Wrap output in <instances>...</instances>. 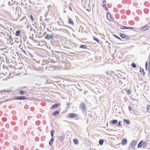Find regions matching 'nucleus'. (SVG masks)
<instances>
[{"instance_id":"nucleus-10","label":"nucleus","mask_w":150,"mask_h":150,"mask_svg":"<svg viewBox=\"0 0 150 150\" xmlns=\"http://www.w3.org/2000/svg\"><path fill=\"white\" fill-rule=\"evenodd\" d=\"M125 90L127 95H129L131 94V91L130 89H126Z\"/></svg>"},{"instance_id":"nucleus-48","label":"nucleus","mask_w":150,"mask_h":150,"mask_svg":"<svg viewBox=\"0 0 150 150\" xmlns=\"http://www.w3.org/2000/svg\"><path fill=\"white\" fill-rule=\"evenodd\" d=\"M149 74L150 77V71H149Z\"/></svg>"},{"instance_id":"nucleus-36","label":"nucleus","mask_w":150,"mask_h":150,"mask_svg":"<svg viewBox=\"0 0 150 150\" xmlns=\"http://www.w3.org/2000/svg\"><path fill=\"white\" fill-rule=\"evenodd\" d=\"M11 35H10V36L9 37V38H8V39L9 40H11L13 39V38H12L11 37Z\"/></svg>"},{"instance_id":"nucleus-39","label":"nucleus","mask_w":150,"mask_h":150,"mask_svg":"<svg viewBox=\"0 0 150 150\" xmlns=\"http://www.w3.org/2000/svg\"><path fill=\"white\" fill-rule=\"evenodd\" d=\"M126 26H122L121 27V29H125L126 28Z\"/></svg>"},{"instance_id":"nucleus-49","label":"nucleus","mask_w":150,"mask_h":150,"mask_svg":"<svg viewBox=\"0 0 150 150\" xmlns=\"http://www.w3.org/2000/svg\"><path fill=\"white\" fill-rule=\"evenodd\" d=\"M29 1L30 2V3H32L30 1V0H29Z\"/></svg>"},{"instance_id":"nucleus-12","label":"nucleus","mask_w":150,"mask_h":150,"mask_svg":"<svg viewBox=\"0 0 150 150\" xmlns=\"http://www.w3.org/2000/svg\"><path fill=\"white\" fill-rule=\"evenodd\" d=\"M140 71L142 73L141 74L143 75H144L145 73L144 71V70L142 68L140 67Z\"/></svg>"},{"instance_id":"nucleus-30","label":"nucleus","mask_w":150,"mask_h":150,"mask_svg":"<svg viewBox=\"0 0 150 150\" xmlns=\"http://www.w3.org/2000/svg\"><path fill=\"white\" fill-rule=\"evenodd\" d=\"M25 93V92L22 90H21L20 91V93L21 95H24Z\"/></svg>"},{"instance_id":"nucleus-32","label":"nucleus","mask_w":150,"mask_h":150,"mask_svg":"<svg viewBox=\"0 0 150 150\" xmlns=\"http://www.w3.org/2000/svg\"><path fill=\"white\" fill-rule=\"evenodd\" d=\"M113 35L115 38H117L120 40H121V39L119 37L117 36V35Z\"/></svg>"},{"instance_id":"nucleus-35","label":"nucleus","mask_w":150,"mask_h":150,"mask_svg":"<svg viewBox=\"0 0 150 150\" xmlns=\"http://www.w3.org/2000/svg\"><path fill=\"white\" fill-rule=\"evenodd\" d=\"M21 49L22 50L23 52L26 54H27V52L26 51L24 50H23V48H22Z\"/></svg>"},{"instance_id":"nucleus-1","label":"nucleus","mask_w":150,"mask_h":150,"mask_svg":"<svg viewBox=\"0 0 150 150\" xmlns=\"http://www.w3.org/2000/svg\"><path fill=\"white\" fill-rule=\"evenodd\" d=\"M79 108L82 110V113H84L86 109L85 104L83 102H81L79 105Z\"/></svg>"},{"instance_id":"nucleus-16","label":"nucleus","mask_w":150,"mask_h":150,"mask_svg":"<svg viewBox=\"0 0 150 150\" xmlns=\"http://www.w3.org/2000/svg\"><path fill=\"white\" fill-rule=\"evenodd\" d=\"M123 121L125 123H126L128 125H129L130 123V121L129 120L125 119Z\"/></svg>"},{"instance_id":"nucleus-7","label":"nucleus","mask_w":150,"mask_h":150,"mask_svg":"<svg viewBox=\"0 0 150 150\" xmlns=\"http://www.w3.org/2000/svg\"><path fill=\"white\" fill-rule=\"evenodd\" d=\"M144 144L143 140H142L139 142L137 145V147L139 148L142 146Z\"/></svg>"},{"instance_id":"nucleus-47","label":"nucleus","mask_w":150,"mask_h":150,"mask_svg":"<svg viewBox=\"0 0 150 150\" xmlns=\"http://www.w3.org/2000/svg\"><path fill=\"white\" fill-rule=\"evenodd\" d=\"M147 107H149V108L150 107V105H148L147 106Z\"/></svg>"},{"instance_id":"nucleus-29","label":"nucleus","mask_w":150,"mask_h":150,"mask_svg":"<svg viewBox=\"0 0 150 150\" xmlns=\"http://www.w3.org/2000/svg\"><path fill=\"white\" fill-rule=\"evenodd\" d=\"M126 28L125 29H132L133 30L134 29V28L133 27H128L126 26Z\"/></svg>"},{"instance_id":"nucleus-53","label":"nucleus","mask_w":150,"mask_h":150,"mask_svg":"<svg viewBox=\"0 0 150 150\" xmlns=\"http://www.w3.org/2000/svg\"><path fill=\"white\" fill-rule=\"evenodd\" d=\"M10 4V2H8V4Z\"/></svg>"},{"instance_id":"nucleus-11","label":"nucleus","mask_w":150,"mask_h":150,"mask_svg":"<svg viewBox=\"0 0 150 150\" xmlns=\"http://www.w3.org/2000/svg\"><path fill=\"white\" fill-rule=\"evenodd\" d=\"M60 112V110L56 111L53 113L52 115L54 116H56L57 114H59Z\"/></svg>"},{"instance_id":"nucleus-6","label":"nucleus","mask_w":150,"mask_h":150,"mask_svg":"<svg viewBox=\"0 0 150 150\" xmlns=\"http://www.w3.org/2000/svg\"><path fill=\"white\" fill-rule=\"evenodd\" d=\"M69 115L71 118H76L78 117V116L77 114L73 113H70Z\"/></svg>"},{"instance_id":"nucleus-23","label":"nucleus","mask_w":150,"mask_h":150,"mask_svg":"<svg viewBox=\"0 0 150 150\" xmlns=\"http://www.w3.org/2000/svg\"><path fill=\"white\" fill-rule=\"evenodd\" d=\"M110 75H112L115 76H117L118 78L119 77V76H118L116 74H115V72H112L110 73Z\"/></svg>"},{"instance_id":"nucleus-18","label":"nucleus","mask_w":150,"mask_h":150,"mask_svg":"<svg viewBox=\"0 0 150 150\" xmlns=\"http://www.w3.org/2000/svg\"><path fill=\"white\" fill-rule=\"evenodd\" d=\"M79 47H80V48H83V49H86L87 48V47L86 46V45H80Z\"/></svg>"},{"instance_id":"nucleus-4","label":"nucleus","mask_w":150,"mask_h":150,"mask_svg":"<svg viewBox=\"0 0 150 150\" xmlns=\"http://www.w3.org/2000/svg\"><path fill=\"white\" fill-rule=\"evenodd\" d=\"M137 141L136 140H133L132 141L131 143L130 144V146L132 147H133L135 146L137 144Z\"/></svg>"},{"instance_id":"nucleus-5","label":"nucleus","mask_w":150,"mask_h":150,"mask_svg":"<svg viewBox=\"0 0 150 150\" xmlns=\"http://www.w3.org/2000/svg\"><path fill=\"white\" fill-rule=\"evenodd\" d=\"M107 18L108 20L110 21H112L113 20V18L112 17L111 14L109 13V12H107Z\"/></svg>"},{"instance_id":"nucleus-40","label":"nucleus","mask_w":150,"mask_h":150,"mask_svg":"<svg viewBox=\"0 0 150 150\" xmlns=\"http://www.w3.org/2000/svg\"><path fill=\"white\" fill-rule=\"evenodd\" d=\"M128 110L129 111H131L132 110V108L130 105L128 107Z\"/></svg>"},{"instance_id":"nucleus-27","label":"nucleus","mask_w":150,"mask_h":150,"mask_svg":"<svg viewBox=\"0 0 150 150\" xmlns=\"http://www.w3.org/2000/svg\"><path fill=\"white\" fill-rule=\"evenodd\" d=\"M130 36H129V35H128V36L126 35H125L124 39H126V40H129L130 39V38H129Z\"/></svg>"},{"instance_id":"nucleus-3","label":"nucleus","mask_w":150,"mask_h":150,"mask_svg":"<svg viewBox=\"0 0 150 150\" xmlns=\"http://www.w3.org/2000/svg\"><path fill=\"white\" fill-rule=\"evenodd\" d=\"M60 105V104L58 103H56L53 105L51 107V109L56 108H57L59 107Z\"/></svg>"},{"instance_id":"nucleus-20","label":"nucleus","mask_w":150,"mask_h":150,"mask_svg":"<svg viewBox=\"0 0 150 150\" xmlns=\"http://www.w3.org/2000/svg\"><path fill=\"white\" fill-rule=\"evenodd\" d=\"M106 1L105 0H104L103 1L102 6L103 7L106 6Z\"/></svg>"},{"instance_id":"nucleus-21","label":"nucleus","mask_w":150,"mask_h":150,"mask_svg":"<svg viewBox=\"0 0 150 150\" xmlns=\"http://www.w3.org/2000/svg\"><path fill=\"white\" fill-rule=\"evenodd\" d=\"M104 142V140L102 139H100L99 140V143L100 145H103Z\"/></svg>"},{"instance_id":"nucleus-22","label":"nucleus","mask_w":150,"mask_h":150,"mask_svg":"<svg viewBox=\"0 0 150 150\" xmlns=\"http://www.w3.org/2000/svg\"><path fill=\"white\" fill-rule=\"evenodd\" d=\"M148 26L147 25L144 27H143L142 28V29H143L144 31H146L148 29Z\"/></svg>"},{"instance_id":"nucleus-8","label":"nucleus","mask_w":150,"mask_h":150,"mask_svg":"<svg viewBox=\"0 0 150 150\" xmlns=\"http://www.w3.org/2000/svg\"><path fill=\"white\" fill-rule=\"evenodd\" d=\"M68 23L72 25H74V22L70 18H69Z\"/></svg>"},{"instance_id":"nucleus-37","label":"nucleus","mask_w":150,"mask_h":150,"mask_svg":"<svg viewBox=\"0 0 150 150\" xmlns=\"http://www.w3.org/2000/svg\"><path fill=\"white\" fill-rule=\"evenodd\" d=\"M53 38H54V37L52 35H50L49 36V40L50 39H53Z\"/></svg>"},{"instance_id":"nucleus-51","label":"nucleus","mask_w":150,"mask_h":150,"mask_svg":"<svg viewBox=\"0 0 150 150\" xmlns=\"http://www.w3.org/2000/svg\"><path fill=\"white\" fill-rule=\"evenodd\" d=\"M149 64L150 65V61L149 62Z\"/></svg>"},{"instance_id":"nucleus-2","label":"nucleus","mask_w":150,"mask_h":150,"mask_svg":"<svg viewBox=\"0 0 150 150\" xmlns=\"http://www.w3.org/2000/svg\"><path fill=\"white\" fill-rule=\"evenodd\" d=\"M14 98L16 100H26L27 98L25 96H15Z\"/></svg>"},{"instance_id":"nucleus-19","label":"nucleus","mask_w":150,"mask_h":150,"mask_svg":"<svg viewBox=\"0 0 150 150\" xmlns=\"http://www.w3.org/2000/svg\"><path fill=\"white\" fill-rule=\"evenodd\" d=\"M117 122V120H112L111 122V123L112 124H116Z\"/></svg>"},{"instance_id":"nucleus-43","label":"nucleus","mask_w":150,"mask_h":150,"mask_svg":"<svg viewBox=\"0 0 150 150\" xmlns=\"http://www.w3.org/2000/svg\"><path fill=\"white\" fill-rule=\"evenodd\" d=\"M148 71H150V65L149 64Z\"/></svg>"},{"instance_id":"nucleus-9","label":"nucleus","mask_w":150,"mask_h":150,"mask_svg":"<svg viewBox=\"0 0 150 150\" xmlns=\"http://www.w3.org/2000/svg\"><path fill=\"white\" fill-rule=\"evenodd\" d=\"M58 138L59 141H62L64 140L65 137L63 136H58Z\"/></svg>"},{"instance_id":"nucleus-44","label":"nucleus","mask_w":150,"mask_h":150,"mask_svg":"<svg viewBox=\"0 0 150 150\" xmlns=\"http://www.w3.org/2000/svg\"><path fill=\"white\" fill-rule=\"evenodd\" d=\"M5 91H6L5 90H1V91H0V93L3 92H5Z\"/></svg>"},{"instance_id":"nucleus-14","label":"nucleus","mask_w":150,"mask_h":150,"mask_svg":"<svg viewBox=\"0 0 150 150\" xmlns=\"http://www.w3.org/2000/svg\"><path fill=\"white\" fill-rule=\"evenodd\" d=\"M54 139L52 137L51 139V140H50L49 142V144L50 145H52L54 141Z\"/></svg>"},{"instance_id":"nucleus-56","label":"nucleus","mask_w":150,"mask_h":150,"mask_svg":"<svg viewBox=\"0 0 150 150\" xmlns=\"http://www.w3.org/2000/svg\"><path fill=\"white\" fill-rule=\"evenodd\" d=\"M124 79H126V78H124Z\"/></svg>"},{"instance_id":"nucleus-50","label":"nucleus","mask_w":150,"mask_h":150,"mask_svg":"<svg viewBox=\"0 0 150 150\" xmlns=\"http://www.w3.org/2000/svg\"><path fill=\"white\" fill-rule=\"evenodd\" d=\"M13 148H15V149H16V146H15V147H13Z\"/></svg>"},{"instance_id":"nucleus-33","label":"nucleus","mask_w":150,"mask_h":150,"mask_svg":"<svg viewBox=\"0 0 150 150\" xmlns=\"http://www.w3.org/2000/svg\"><path fill=\"white\" fill-rule=\"evenodd\" d=\"M49 35L48 34H47L45 37V39H48L49 40Z\"/></svg>"},{"instance_id":"nucleus-25","label":"nucleus","mask_w":150,"mask_h":150,"mask_svg":"<svg viewBox=\"0 0 150 150\" xmlns=\"http://www.w3.org/2000/svg\"><path fill=\"white\" fill-rule=\"evenodd\" d=\"M120 35L122 38L124 39L125 36V34L123 33H120Z\"/></svg>"},{"instance_id":"nucleus-42","label":"nucleus","mask_w":150,"mask_h":150,"mask_svg":"<svg viewBox=\"0 0 150 150\" xmlns=\"http://www.w3.org/2000/svg\"><path fill=\"white\" fill-rule=\"evenodd\" d=\"M69 8L70 10L71 11H73L72 10V9L71 7L70 6H69Z\"/></svg>"},{"instance_id":"nucleus-17","label":"nucleus","mask_w":150,"mask_h":150,"mask_svg":"<svg viewBox=\"0 0 150 150\" xmlns=\"http://www.w3.org/2000/svg\"><path fill=\"white\" fill-rule=\"evenodd\" d=\"M73 142H74V144H79V143H78V142H79L78 140L77 139H73Z\"/></svg>"},{"instance_id":"nucleus-38","label":"nucleus","mask_w":150,"mask_h":150,"mask_svg":"<svg viewBox=\"0 0 150 150\" xmlns=\"http://www.w3.org/2000/svg\"><path fill=\"white\" fill-rule=\"evenodd\" d=\"M148 67V63L147 62H146L145 63V68L146 70L147 69Z\"/></svg>"},{"instance_id":"nucleus-52","label":"nucleus","mask_w":150,"mask_h":150,"mask_svg":"<svg viewBox=\"0 0 150 150\" xmlns=\"http://www.w3.org/2000/svg\"><path fill=\"white\" fill-rule=\"evenodd\" d=\"M9 36H10V35H7V36H8V37H9Z\"/></svg>"},{"instance_id":"nucleus-46","label":"nucleus","mask_w":150,"mask_h":150,"mask_svg":"<svg viewBox=\"0 0 150 150\" xmlns=\"http://www.w3.org/2000/svg\"><path fill=\"white\" fill-rule=\"evenodd\" d=\"M64 13H66V12H67V11L65 10V9H64Z\"/></svg>"},{"instance_id":"nucleus-31","label":"nucleus","mask_w":150,"mask_h":150,"mask_svg":"<svg viewBox=\"0 0 150 150\" xmlns=\"http://www.w3.org/2000/svg\"><path fill=\"white\" fill-rule=\"evenodd\" d=\"M51 136L52 137L54 136V130H52L51 131Z\"/></svg>"},{"instance_id":"nucleus-24","label":"nucleus","mask_w":150,"mask_h":150,"mask_svg":"<svg viewBox=\"0 0 150 150\" xmlns=\"http://www.w3.org/2000/svg\"><path fill=\"white\" fill-rule=\"evenodd\" d=\"M93 40H94L96 41L97 42V43H99V40L97 38L94 37H93Z\"/></svg>"},{"instance_id":"nucleus-34","label":"nucleus","mask_w":150,"mask_h":150,"mask_svg":"<svg viewBox=\"0 0 150 150\" xmlns=\"http://www.w3.org/2000/svg\"><path fill=\"white\" fill-rule=\"evenodd\" d=\"M30 18H31V20L32 21H33V20H34V18L33 15H30Z\"/></svg>"},{"instance_id":"nucleus-13","label":"nucleus","mask_w":150,"mask_h":150,"mask_svg":"<svg viewBox=\"0 0 150 150\" xmlns=\"http://www.w3.org/2000/svg\"><path fill=\"white\" fill-rule=\"evenodd\" d=\"M127 141V140L126 139H124L122 140V145L125 144Z\"/></svg>"},{"instance_id":"nucleus-54","label":"nucleus","mask_w":150,"mask_h":150,"mask_svg":"<svg viewBox=\"0 0 150 150\" xmlns=\"http://www.w3.org/2000/svg\"><path fill=\"white\" fill-rule=\"evenodd\" d=\"M69 105V103L68 104V106Z\"/></svg>"},{"instance_id":"nucleus-45","label":"nucleus","mask_w":150,"mask_h":150,"mask_svg":"<svg viewBox=\"0 0 150 150\" xmlns=\"http://www.w3.org/2000/svg\"><path fill=\"white\" fill-rule=\"evenodd\" d=\"M147 109L148 110H149L150 109L149 108V107H147Z\"/></svg>"},{"instance_id":"nucleus-15","label":"nucleus","mask_w":150,"mask_h":150,"mask_svg":"<svg viewBox=\"0 0 150 150\" xmlns=\"http://www.w3.org/2000/svg\"><path fill=\"white\" fill-rule=\"evenodd\" d=\"M21 33V31L20 30H18L16 32V33H15V35L16 36H19L20 35Z\"/></svg>"},{"instance_id":"nucleus-55","label":"nucleus","mask_w":150,"mask_h":150,"mask_svg":"<svg viewBox=\"0 0 150 150\" xmlns=\"http://www.w3.org/2000/svg\"><path fill=\"white\" fill-rule=\"evenodd\" d=\"M124 79H126V78H124Z\"/></svg>"},{"instance_id":"nucleus-28","label":"nucleus","mask_w":150,"mask_h":150,"mask_svg":"<svg viewBox=\"0 0 150 150\" xmlns=\"http://www.w3.org/2000/svg\"><path fill=\"white\" fill-rule=\"evenodd\" d=\"M121 121H119L118 122V124H117V127H120V126H121V127H122V124H121Z\"/></svg>"},{"instance_id":"nucleus-41","label":"nucleus","mask_w":150,"mask_h":150,"mask_svg":"<svg viewBox=\"0 0 150 150\" xmlns=\"http://www.w3.org/2000/svg\"><path fill=\"white\" fill-rule=\"evenodd\" d=\"M104 8L105 9V10L106 11H108V9L107 8L106 6H105V7H104Z\"/></svg>"},{"instance_id":"nucleus-26","label":"nucleus","mask_w":150,"mask_h":150,"mask_svg":"<svg viewBox=\"0 0 150 150\" xmlns=\"http://www.w3.org/2000/svg\"><path fill=\"white\" fill-rule=\"evenodd\" d=\"M131 65L132 66V67L134 68H135L137 67L136 65L133 62L132 64Z\"/></svg>"}]
</instances>
